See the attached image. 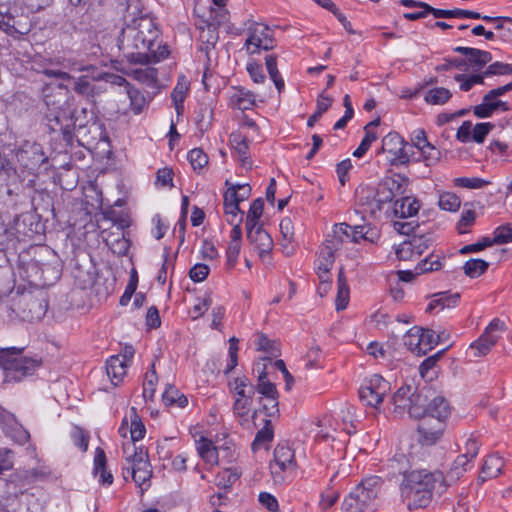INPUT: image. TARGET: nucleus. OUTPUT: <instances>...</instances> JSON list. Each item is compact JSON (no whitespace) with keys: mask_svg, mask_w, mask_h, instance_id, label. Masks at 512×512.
<instances>
[{"mask_svg":"<svg viewBox=\"0 0 512 512\" xmlns=\"http://www.w3.org/2000/svg\"><path fill=\"white\" fill-rule=\"evenodd\" d=\"M440 335H436L432 329L422 328L421 331V350L419 355H426L439 342Z\"/></svg>","mask_w":512,"mask_h":512,"instance_id":"603ef678","label":"nucleus"},{"mask_svg":"<svg viewBox=\"0 0 512 512\" xmlns=\"http://www.w3.org/2000/svg\"><path fill=\"white\" fill-rule=\"evenodd\" d=\"M253 237L251 239H247L251 244H254L258 249L260 258H264L265 255L270 254L273 248V240L271 236L263 229L262 225H259L256 228V231H253Z\"/></svg>","mask_w":512,"mask_h":512,"instance_id":"bb28decb","label":"nucleus"},{"mask_svg":"<svg viewBox=\"0 0 512 512\" xmlns=\"http://www.w3.org/2000/svg\"><path fill=\"white\" fill-rule=\"evenodd\" d=\"M409 416L414 419H419L424 415L431 412L432 400L428 402L427 396L424 394V389H416L410 398Z\"/></svg>","mask_w":512,"mask_h":512,"instance_id":"aec40b11","label":"nucleus"},{"mask_svg":"<svg viewBox=\"0 0 512 512\" xmlns=\"http://www.w3.org/2000/svg\"><path fill=\"white\" fill-rule=\"evenodd\" d=\"M274 437V429L272 425V421L270 419L264 420V426L260 429L252 442V450L256 451L261 447H267Z\"/></svg>","mask_w":512,"mask_h":512,"instance_id":"c9c22d12","label":"nucleus"},{"mask_svg":"<svg viewBox=\"0 0 512 512\" xmlns=\"http://www.w3.org/2000/svg\"><path fill=\"white\" fill-rule=\"evenodd\" d=\"M127 462L132 466V469H136L138 467H146L151 465L148 451L145 450L142 446L135 448L134 453L126 458Z\"/></svg>","mask_w":512,"mask_h":512,"instance_id":"6e6d98bb","label":"nucleus"},{"mask_svg":"<svg viewBox=\"0 0 512 512\" xmlns=\"http://www.w3.org/2000/svg\"><path fill=\"white\" fill-rule=\"evenodd\" d=\"M24 347L0 348V367L5 382H20L33 375L41 366V359L21 356Z\"/></svg>","mask_w":512,"mask_h":512,"instance_id":"423d86ee","label":"nucleus"},{"mask_svg":"<svg viewBox=\"0 0 512 512\" xmlns=\"http://www.w3.org/2000/svg\"><path fill=\"white\" fill-rule=\"evenodd\" d=\"M132 413L133 414L131 415L130 435L131 440L133 442H136L144 438L146 428L142 420L138 416L135 408H132Z\"/></svg>","mask_w":512,"mask_h":512,"instance_id":"4d7b16f0","label":"nucleus"},{"mask_svg":"<svg viewBox=\"0 0 512 512\" xmlns=\"http://www.w3.org/2000/svg\"><path fill=\"white\" fill-rule=\"evenodd\" d=\"M474 52L467 59V65L469 64L473 71H480L487 63L492 60L490 52L474 48Z\"/></svg>","mask_w":512,"mask_h":512,"instance_id":"a18cd8bd","label":"nucleus"},{"mask_svg":"<svg viewBox=\"0 0 512 512\" xmlns=\"http://www.w3.org/2000/svg\"><path fill=\"white\" fill-rule=\"evenodd\" d=\"M228 387L235 397L253 401L256 389L247 376L236 377Z\"/></svg>","mask_w":512,"mask_h":512,"instance_id":"b1692460","label":"nucleus"},{"mask_svg":"<svg viewBox=\"0 0 512 512\" xmlns=\"http://www.w3.org/2000/svg\"><path fill=\"white\" fill-rule=\"evenodd\" d=\"M409 178L400 173H393L391 176L384 177L378 186L386 191L388 198L393 201L398 194H404L406 187L409 185Z\"/></svg>","mask_w":512,"mask_h":512,"instance_id":"a211bd4d","label":"nucleus"},{"mask_svg":"<svg viewBox=\"0 0 512 512\" xmlns=\"http://www.w3.org/2000/svg\"><path fill=\"white\" fill-rule=\"evenodd\" d=\"M236 92L230 97L233 108L245 111L256 105L255 94L243 87H236Z\"/></svg>","mask_w":512,"mask_h":512,"instance_id":"cd10ccee","label":"nucleus"},{"mask_svg":"<svg viewBox=\"0 0 512 512\" xmlns=\"http://www.w3.org/2000/svg\"><path fill=\"white\" fill-rule=\"evenodd\" d=\"M126 3V14L124 16L125 24L135 19L150 18L147 14H144L143 3L141 0H125Z\"/></svg>","mask_w":512,"mask_h":512,"instance_id":"de8ad7c7","label":"nucleus"},{"mask_svg":"<svg viewBox=\"0 0 512 512\" xmlns=\"http://www.w3.org/2000/svg\"><path fill=\"white\" fill-rule=\"evenodd\" d=\"M412 145L416 147L419 152L425 153V148H429L430 152L426 156L427 160H439L440 152L427 140L426 132L423 129H417L413 132L411 138Z\"/></svg>","mask_w":512,"mask_h":512,"instance_id":"c756f323","label":"nucleus"},{"mask_svg":"<svg viewBox=\"0 0 512 512\" xmlns=\"http://www.w3.org/2000/svg\"><path fill=\"white\" fill-rule=\"evenodd\" d=\"M420 206V201L417 198L405 196L394 202L392 212L397 218L413 217L418 213Z\"/></svg>","mask_w":512,"mask_h":512,"instance_id":"4be33fe9","label":"nucleus"},{"mask_svg":"<svg viewBox=\"0 0 512 512\" xmlns=\"http://www.w3.org/2000/svg\"><path fill=\"white\" fill-rule=\"evenodd\" d=\"M157 381V374L155 371V364L151 365V371L147 372L144 380L143 397L147 400H152L155 393V382Z\"/></svg>","mask_w":512,"mask_h":512,"instance_id":"0e129e2a","label":"nucleus"},{"mask_svg":"<svg viewBox=\"0 0 512 512\" xmlns=\"http://www.w3.org/2000/svg\"><path fill=\"white\" fill-rule=\"evenodd\" d=\"M390 389L391 386L388 381L379 374H373L371 377L364 379L360 386L359 399L366 406L378 408Z\"/></svg>","mask_w":512,"mask_h":512,"instance_id":"f8f14e48","label":"nucleus"},{"mask_svg":"<svg viewBox=\"0 0 512 512\" xmlns=\"http://www.w3.org/2000/svg\"><path fill=\"white\" fill-rule=\"evenodd\" d=\"M71 439L73 444L81 451H87L90 440V435L87 431L79 426H74L71 431Z\"/></svg>","mask_w":512,"mask_h":512,"instance_id":"052dcab7","label":"nucleus"},{"mask_svg":"<svg viewBox=\"0 0 512 512\" xmlns=\"http://www.w3.org/2000/svg\"><path fill=\"white\" fill-rule=\"evenodd\" d=\"M333 103V98L326 95L323 91L319 94L317 98V109L316 111L308 118L307 126L312 128L315 123L322 117V115L328 111Z\"/></svg>","mask_w":512,"mask_h":512,"instance_id":"a19ab883","label":"nucleus"},{"mask_svg":"<svg viewBox=\"0 0 512 512\" xmlns=\"http://www.w3.org/2000/svg\"><path fill=\"white\" fill-rule=\"evenodd\" d=\"M476 220V212L472 209H467L462 212V215L457 223V231L459 234L468 233L469 228L472 227Z\"/></svg>","mask_w":512,"mask_h":512,"instance_id":"69168bd1","label":"nucleus"},{"mask_svg":"<svg viewBox=\"0 0 512 512\" xmlns=\"http://www.w3.org/2000/svg\"><path fill=\"white\" fill-rule=\"evenodd\" d=\"M504 467V461L502 457L497 454H493L488 456L482 467V479H492L496 478L502 471Z\"/></svg>","mask_w":512,"mask_h":512,"instance_id":"72a5a7b5","label":"nucleus"},{"mask_svg":"<svg viewBox=\"0 0 512 512\" xmlns=\"http://www.w3.org/2000/svg\"><path fill=\"white\" fill-rule=\"evenodd\" d=\"M157 74V69L153 67L135 69L133 72L136 80L146 83L147 85H154L157 82Z\"/></svg>","mask_w":512,"mask_h":512,"instance_id":"774afa93","label":"nucleus"},{"mask_svg":"<svg viewBox=\"0 0 512 512\" xmlns=\"http://www.w3.org/2000/svg\"><path fill=\"white\" fill-rule=\"evenodd\" d=\"M128 364L120 356H111L106 362V372L112 384L117 386L126 375Z\"/></svg>","mask_w":512,"mask_h":512,"instance_id":"a878e982","label":"nucleus"},{"mask_svg":"<svg viewBox=\"0 0 512 512\" xmlns=\"http://www.w3.org/2000/svg\"><path fill=\"white\" fill-rule=\"evenodd\" d=\"M432 298L426 308V312H432L436 308L443 310L444 308L457 306L460 301V294L458 292L452 293L451 291H443L433 294Z\"/></svg>","mask_w":512,"mask_h":512,"instance_id":"5701e85b","label":"nucleus"},{"mask_svg":"<svg viewBox=\"0 0 512 512\" xmlns=\"http://www.w3.org/2000/svg\"><path fill=\"white\" fill-rule=\"evenodd\" d=\"M453 182L456 187L468 188V189H480V188H483V187L487 186L488 184H490L489 181L479 178V177H472V178L459 177V178H455L453 180Z\"/></svg>","mask_w":512,"mask_h":512,"instance_id":"680f3d73","label":"nucleus"},{"mask_svg":"<svg viewBox=\"0 0 512 512\" xmlns=\"http://www.w3.org/2000/svg\"><path fill=\"white\" fill-rule=\"evenodd\" d=\"M274 463L280 471L294 465V451L286 445L278 444L274 449Z\"/></svg>","mask_w":512,"mask_h":512,"instance_id":"f704fd0d","label":"nucleus"},{"mask_svg":"<svg viewBox=\"0 0 512 512\" xmlns=\"http://www.w3.org/2000/svg\"><path fill=\"white\" fill-rule=\"evenodd\" d=\"M188 159L194 171H200L208 164V156L200 148L192 149L188 153Z\"/></svg>","mask_w":512,"mask_h":512,"instance_id":"e2e57ef3","label":"nucleus"},{"mask_svg":"<svg viewBox=\"0 0 512 512\" xmlns=\"http://www.w3.org/2000/svg\"><path fill=\"white\" fill-rule=\"evenodd\" d=\"M382 480L371 476L361 481L342 503L343 512H371L380 491Z\"/></svg>","mask_w":512,"mask_h":512,"instance_id":"6e6552de","label":"nucleus"},{"mask_svg":"<svg viewBox=\"0 0 512 512\" xmlns=\"http://www.w3.org/2000/svg\"><path fill=\"white\" fill-rule=\"evenodd\" d=\"M44 206H34L33 211L25 212L17 215L14 219L15 230L17 233L35 238L43 236L47 229V221L49 216L53 219L56 217L53 198L49 194L41 196Z\"/></svg>","mask_w":512,"mask_h":512,"instance_id":"0eeeda50","label":"nucleus"},{"mask_svg":"<svg viewBox=\"0 0 512 512\" xmlns=\"http://www.w3.org/2000/svg\"><path fill=\"white\" fill-rule=\"evenodd\" d=\"M452 97L451 92L444 87L430 89L425 95V101L433 105H443Z\"/></svg>","mask_w":512,"mask_h":512,"instance_id":"8fccbe9b","label":"nucleus"},{"mask_svg":"<svg viewBox=\"0 0 512 512\" xmlns=\"http://www.w3.org/2000/svg\"><path fill=\"white\" fill-rule=\"evenodd\" d=\"M406 141L397 132L388 133L382 139L381 151L393 154Z\"/></svg>","mask_w":512,"mask_h":512,"instance_id":"13d9d810","label":"nucleus"},{"mask_svg":"<svg viewBox=\"0 0 512 512\" xmlns=\"http://www.w3.org/2000/svg\"><path fill=\"white\" fill-rule=\"evenodd\" d=\"M197 451L206 463L212 465L218 463L219 449L213 445L210 439L202 436L198 441Z\"/></svg>","mask_w":512,"mask_h":512,"instance_id":"2f4dec72","label":"nucleus"},{"mask_svg":"<svg viewBox=\"0 0 512 512\" xmlns=\"http://www.w3.org/2000/svg\"><path fill=\"white\" fill-rule=\"evenodd\" d=\"M489 267V263L483 259H470L465 262L463 270L466 276L477 278L484 274Z\"/></svg>","mask_w":512,"mask_h":512,"instance_id":"c03bdc74","label":"nucleus"},{"mask_svg":"<svg viewBox=\"0 0 512 512\" xmlns=\"http://www.w3.org/2000/svg\"><path fill=\"white\" fill-rule=\"evenodd\" d=\"M107 458L106 453L101 447L95 449L93 474L98 477L101 485L110 486L113 483L114 477L111 472L107 471Z\"/></svg>","mask_w":512,"mask_h":512,"instance_id":"412c9836","label":"nucleus"},{"mask_svg":"<svg viewBox=\"0 0 512 512\" xmlns=\"http://www.w3.org/2000/svg\"><path fill=\"white\" fill-rule=\"evenodd\" d=\"M17 7L15 3H0V30L9 36L17 37L24 32L18 28L19 22L16 20Z\"/></svg>","mask_w":512,"mask_h":512,"instance_id":"f3484780","label":"nucleus"},{"mask_svg":"<svg viewBox=\"0 0 512 512\" xmlns=\"http://www.w3.org/2000/svg\"><path fill=\"white\" fill-rule=\"evenodd\" d=\"M438 204L442 210L456 212L460 208L461 200L454 193L444 192L439 196Z\"/></svg>","mask_w":512,"mask_h":512,"instance_id":"5fc2aeb1","label":"nucleus"},{"mask_svg":"<svg viewBox=\"0 0 512 512\" xmlns=\"http://www.w3.org/2000/svg\"><path fill=\"white\" fill-rule=\"evenodd\" d=\"M497 340V336H489L482 333L481 336L470 345V348L478 351L475 356H485L497 343Z\"/></svg>","mask_w":512,"mask_h":512,"instance_id":"49530a36","label":"nucleus"},{"mask_svg":"<svg viewBox=\"0 0 512 512\" xmlns=\"http://www.w3.org/2000/svg\"><path fill=\"white\" fill-rule=\"evenodd\" d=\"M219 25H220V22L207 23L206 27L202 28L200 35H199V40L202 43V45L200 47V51L208 54L209 50L215 47V45L219 39V33H218Z\"/></svg>","mask_w":512,"mask_h":512,"instance_id":"7c9ffc66","label":"nucleus"},{"mask_svg":"<svg viewBox=\"0 0 512 512\" xmlns=\"http://www.w3.org/2000/svg\"><path fill=\"white\" fill-rule=\"evenodd\" d=\"M441 256L437 254H430L425 259L421 260L415 267L416 275L427 272L438 271L442 268Z\"/></svg>","mask_w":512,"mask_h":512,"instance_id":"37998d69","label":"nucleus"},{"mask_svg":"<svg viewBox=\"0 0 512 512\" xmlns=\"http://www.w3.org/2000/svg\"><path fill=\"white\" fill-rule=\"evenodd\" d=\"M421 331L422 327L413 326L410 328L406 334L404 335V344L407 348L419 355V350H421Z\"/></svg>","mask_w":512,"mask_h":512,"instance_id":"09e8293b","label":"nucleus"},{"mask_svg":"<svg viewBox=\"0 0 512 512\" xmlns=\"http://www.w3.org/2000/svg\"><path fill=\"white\" fill-rule=\"evenodd\" d=\"M343 244L340 237L327 238L320 248L318 259L328 264H334L335 252L338 251Z\"/></svg>","mask_w":512,"mask_h":512,"instance_id":"473e14b6","label":"nucleus"},{"mask_svg":"<svg viewBox=\"0 0 512 512\" xmlns=\"http://www.w3.org/2000/svg\"><path fill=\"white\" fill-rule=\"evenodd\" d=\"M4 434L14 442L24 445L30 440V433L18 422L15 415L13 420L2 428Z\"/></svg>","mask_w":512,"mask_h":512,"instance_id":"c85d7f7f","label":"nucleus"},{"mask_svg":"<svg viewBox=\"0 0 512 512\" xmlns=\"http://www.w3.org/2000/svg\"><path fill=\"white\" fill-rule=\"evenodd\" d=\"M54 88L44 89V102L48 107L45 115V126L50 135V140L55 141L61 151H67L73 145V109L67 103L66 93L62 92V85L57 87L59 96L48 93Z\"/></svg>","mask_w":512,"mask_h":512,"instance_id":"20e7f679","label":"nucleus"},{"mask_svg":"<svg viewBox=\"0 0 512 512\" xmlns=\"http://www.w3.org/2000/svg\"><path fill=\"white\" fill-rule=\"evenodd\" d=\"M95 79L87 75L79 77L74 83V91L85 97H93L95 95Z\"/></svg>","mask_w":512,"mask_h":512,"instance_id":"3c124183","label":"nucleus"},{"mask_svg":"<svg viewBox=\"0 0 512 512\" xmlns=\"http://www.w3.org/2000/svg\"><path fill=\"white\" fill-rule=\"evenodd\" d=\"M105 218L117 224L121 229L128 228L131 224L129 214L125 211H116L112 207L104 212Z\"/></svg>","mask_w":512,"mask_h":512,"instance_id":"bf43d9fd","label":"nucleus"},{"mask_svg":"<svg viewBox=\"0 0 512 512\" xmlns=\"http://www.w3.org/2000/svg\"><path fill=\"white\" fill-rule=\"evenodd\" d=\"M17 171L13 163L3 153L0 155V186H9L16 180Z\"/></svg>","mask_w":512,"mask_h":512,"instance_id":"4c0bfd02","label":"nucleus"},{"mask_svg":"<svg viewBox=\"0 0 512 512\" xmlns=\"http://www.w3.org/2000/svg\"><path fill=\"white\" fill-rule=\"evenodd\" d=\"M162 400L166 406L177 405L184 408L188 405V398L173 385H167L162 394Z\"/></svg>","mask_w":512,"mask_h":512,"instance_id":"58836bf2","label":"nucleus"},{"mask_svg":"<svg viewBox=\"0 0 512 512\" xmlns=\"http://www.w3.org/2000/svg\"><path fill=\"white\" fill-rule=\"evenodd\" d=\"M244 47L249 54L269 51L275 47L273 31L266 25L256 24L245 41Z\"/></svg>","mask_w":512,"mask_h":512,"instance_id":"4468645a","label":"nucleus"},{"mask_svg":"<svg viewBox=\"0 0 512 512\" xmlns=\"http://www.w3.org/2000/svg\"><path fill=\"white\" fill-rule=\"evenodd\" d=\"M257 350L268 354V357H277L280 355V344L276 340L268 338L267 335L259 333L257 335Z\"/></svg>","mask_w":512,"mask_h":512,"instance_id":"79ce46f5","label":"nucleus"},{"mask_svg":"<svg viewBox=\"0 0 512 512\" xmlns=\"http://www.w3.org/2000/svg\"><path fill=\"white\" fill-rule=\"evenodd\" d=\"M391 202L386 191L378 185L360 186L355 191L356 211L372 219H381L383 212L388 214Z\"/></svg>","mask_w":512,"mask_h":512,"instance_id":"1a4fd4ad","label":"nucleus"},{"mask_svg":"<svg viewBox=\"0 0 512 512\" xmlns=\"http://www.w3.org/2000/svg\"><path fill=\"white\" fill-rule=\"evenodd\" d=\"M435 18H437V19H440V18H447V19H449V18H461V19L470 18V19H482L485 22L496 21V22H499L496 26V30L503 29L504 22L512 24L511 17H507V16L492 17V16H488V15H481L480 13H478L476 11L459 9V8H455V9H451V10L438 9V11L435 13Z\"/></svg>","mask_w":512,"mask_h":512,"instance_id":"dca6fc26","label":"nucleus"},{"mask_svg":"<svg viewBox=\"0 0 512 512\" xmlns=\"http://www.w3.org/2000/svg\"><path fill=\"white\" fill-rule=\"evenodd\" d=\"M491 242L494 245H503L512 242V223L498 226L493 232Z\"/></svg>","mask_w":512,"mask_h":512,"instance_id":"864d4df0","label":"nucleus"},{"mask_svg":"<svg viewBox=\"0 0 512 512\" xmlns=\"http://www.w3.org/2000/svg\"><path fill=\"white\" fill-rule=\"evenodd\" d=\"M15 288V273L11 266L0 265V297L9 295Z\"/></svg>","mask_w":512,"mask_h":512,"instance_id":"e433bc0d","label":"nucleus"},{"mask_svg":"<svg viewBox=\"0 0 512 512\" xmlns=\"http://www.w3.org/2000/svg\"><path fill=\"white\" fill-rule=\"evenodd\" d=\"M152 466L146 467H138L136 469L131 470V478L139 487H142L144 484L148 483L147 486H150V479L152 477Z\"/></svg>","mask_w":512,"mask_h":512,"instance_id":"338daca9","label":"nucleus"},{"mask_svg":"<svg viewBox=\"0 0 512 512\" xmlns=\"http://www.w3.org/2000/svg\"><path fill=\"white\" fill-rule=\"evenodd\" d=\"M447 483L441 471L414 470L404 474L400 484L402 501L412 511L426 508L434 493L443 494Z\"/></svg>","mask_w":512,"mask_h":512,"instance_id":"f03ea898","label":"nucleus"},{"mask_svg":"<svg viewBox=\"0 0 512 512\" xmlns=\"http://www.w3.org/2000/svg\"><path fill=\"white\" fill-rule=\"evenodd\" d=\"M17 270L20 278L29 286L43 289L55 284L61 277V269L55 255L42 247L18 255Z\"/></svg>","mask_w":512,"mask_h":512,"instance_id":"7ed1b4c3","label":"nucleus"},{"mask_svg":"<svg viewBox=\"0 0 512 512\" xmlns=\"http://www.w3.org/2000/svg\"><path fill=\"white\" fill-rule=\"evenodd\" d=\"M126 93L130 100V108L133 113L136 115L142 113L149 102L144 93L133 85L128 87Z\"/></svg>","mask_w":512,"mask_h":512,"instance_id":"ea45409f","label":"nucleus"},{"mask_svg":"<svg viewBox=\"0 0 512 512\" xmlns=\"http://www.w3.org/2000/svg\"><path fill=\"white\" fill-rule=\"evenodd\" d=\"M229 142L237 155V159L245 168L252 167V160L249 155V139L240 131H234L229 136Z\"/></svg>","mask_w":512,"mask_h":512,"instance_id":"6ab92c4d","label":"nucleus"},{"mask_svg":"<svg viewBox=\"0 0 512 512\" xmlns=\"http://www.w3.org/2000/svg\"><path fill=\"white\" fill-rule=\"evenodd\" d=\"M159 30L152 18L131 20L121 29L117 38L118 50L131 64L144 65L151 46H155Z\"/></svg>","mask_w":512,"mask_h":512,"instance_id":"f257e3e1","label":"nucleus"},{"mask_svg":"<svg viewBox=\"0 0 512 512\" xmlns=\"http://www.w3.org/2000/svg\"><path fill=\"white\" fill-rule=\"evenodd\" d=\"M430 410V413L418 419V441L422 445H434L442 437L451 413L448 401L442 396L432 399Z\"/></svg>","mask_w":512,"mask_h":512,"instance_id":"39448f33","label":"nucleus"},{"mask_svg":"<svg viewBox=\"0 0 512 512\" xmlns=\"http://www.w3.org/2000/svg\"><path fill=\"white\" fill-rule=\"evenodd\" d=\"M86 139L87 142L101 140L104 134V125L97 119L92 110L81 108L73 109V132Z\"/></svg>","mask_w":512,"mask_h":512,"instance_id":"9b49d317","label":"nucleus"},{"mask_svg":"<svg viewBox=\"0 0 512 512\" xmlns=\"http://www.w3.org/2000/svg\"><path fill=\"white\" fill-rule=\"evenodd\" d=\"M497 110H501L504 112L509 111V104L507 102L499 100L498 98H493V100H485L484 96L483 102L473 107L474 115L482 119L491 117L493 113Z\"/></svg>","mask_w":512,"mask_h":512,"instance_id":"393cba45","label":"nucleus"},{"mask_svg":"<svg viewBox=\"0 0 512 512\" xmlns=\"http://www.w3.org/2000/svg\"><path fill=\"white\" fill-rule=\"evenodd\" d=\"M18 163L30 172L38 170L48 162L41 144L35 141H24L15 152Z\"/></svg>","mask_w":512,"mask_h":512,"instance_id":"ddd939ff","label":"nucleus"},{"mask_svg":"<svg viewBox=\"0 0 512 512\" xmlns=\"http://www.w3.org/2000/svg\"><path fill=\"white\" fill-rule=\"evenodd\" d=\"M256 391L262 395L260 397L259 402L261 403L263 398L271 403V406H267V404H262L261 410L265 413L267 417H276L279 416V393L276 388V385L272 383L268 378H264L261 380H257V384L255 385Z\"/></svg>","mask_w":512,"mask_h":512,"instance_id":"2eb2a0df","label":"nucleus"},{"mask_svg":"<svg viewBox=\"0 0 512 512\" xmlns=\"http://www.w3.org/2000/svg\"><path fill=\"white\" fill-rule=\"evenodd\" d=\"M14 311L23 320L33 322L41 320L48 308L45 298L33 295L31 292H23L13 298Z\"/></svg>","mask_w":512,"mask_h":512,"instance_id":"9d476101","label":"nucleus"}]
</instances>
